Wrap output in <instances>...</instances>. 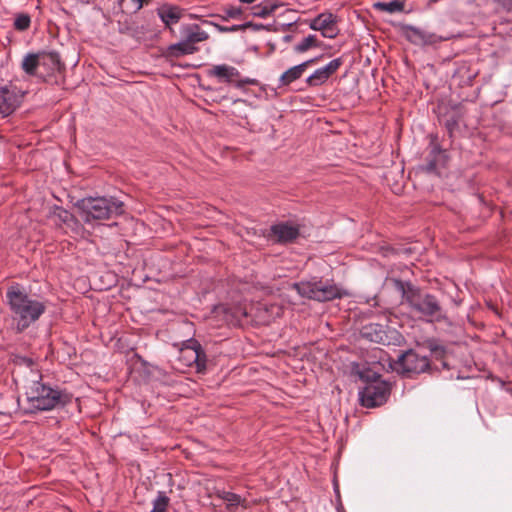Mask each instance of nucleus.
<instances>
[{"label":"nucleus","instance_id":"obj_24","mask_svg":"<svg viewBox=\"0 0 512 512\" xmlns=\"http://www.w3.org/2000/svg\"><path fill=\"white\" fill-rule=\"evenodd\" d=\"M197 349L195 345L188 341V344L180 349L179 352V360L184 363L186 366H193L194 362L198 359Z\"/></svg>","mask_w":512,"mask_h":512},{"label":"nucleus","instance_id":"obj_26","mask_svg":"<svg viewBox=\"0 0 512 512\" xmlns=\"http://www.w3.org/2000/svg\"><path fill=\"white\" fill-rule=\"evenodd\" d=\"M190 343L197 349L198 359L194 362L197 372L203 373L206 370L207 356L200 343L195 339H190Z\"/></svg>","mask_w":512,"mask_h":512},{"label":"nucleus","instance_id":"obj_16","mask_svg":"<svg viewBox=\"0 0 512 512\" xmlns=\"http://www.w3.org/2000/svg\"><path fill=\"white\" fill-rule=\"evenodd\" d=\"M40 68L45 70L44 75H53L56 72H62L65 69L64 63L61 61L59 53L55 51L51 52H40Z\"/></svg>","mask_w":512,"mask_h":512},{"label":"nucleus","instance_id":"obj_31","mask_svg":"<svg viewBox=\"0 0 512 512\" xmlns=\"http://www.w3.org/2000/svg\"><path fill=\"white\" fill-rule=\"evenodd\" d=\"M224 14L221 16L223 20L228 19H241L243 15V9L241 7L230 6L224 9Z\"/></svg>","mask_w":512,"mask_h":512},{"label":"nucleus","instance_id":"obj_19","mask_svg":"<svg viewBox=\"0 0 512 512\" xmlns=\"http://www.w3.org/2000/svg\"><path fill=\"white\" fill-rule=\"evenodd\" d=\"M199 50L197 46L187 45L182 39L179 42L169 45L166 48L165 56L167 58H180L185 55H191Z\"/></svg>","mask_w":512,"mask_h":512},{"label":"nucleus","instance_id":"obj_29","mask_svg":"<svg viewBox=\"0 0 512 512\" xmlns=\"http://www.w3.org/2000/svg\"><path fill=\"white\" fill-rule=\"evenodd\" d=\"M170 499L165 492L159 491L157 497L153 501V508L161 512H166Z\"/></svg>","mask_w":512,"mask_h":512},{"label":"nucleus","instance_id":"obj_18","mask_svg":"<svg viewBox=\"0 0 512 512\" xmlns=\"http://www.w3.org/2000/svg\"><path fill=\"white\" fill-rule=\"evenodd\" d=\"M157 15L170 31L171 26L179 22L182 17V9L175 5L163 4L157 8Z\"/></svg>","mask_w":512,"mask_h":512},{"label":"nucleus","instance_id":"obj_3","mask_svg":"<svg viewBox=\"0 0 512 512\" xmlns=\"http://www.w3.org/2000/svg\"><path fill=\"white\" fill-rule=\"evenodd\" d=\"M27 407L25 412L35 414L42 411H50L62 408L71 401V396L42 381H33L26 389Z\"/></svg>","mask_w":512,"mask_h":512},{"label":"nucleus","instance_id":"obj_40","mask_svg":"<svg viewBox=\"0 0 512 512\" xmlns=\"http://www.w3.org/2000/svg\"><path fill=\"white\" fill-rule=\"evenodd\" d=\"M474 77H475V75H468L467 84H471V82L474 79Z\"/></svg>","mask_w":512,"mask_h":512},{"label":"nucleus","instance_id":"obj_15","mask_svg":"<svg viewBox=\"0 0 512 512\" xmlns=\"http://www.w3.org/2000/svg\"><path fill=\"white\" fill-rule=\"evenodd\" d=\"M179 34L180 39L190 46H197L198 43L204 42L209 38V34L196 23L182 24Z\"/></svg>","mask_w":512,"mask_h":512},{"label":"nucleus","instance_id":"obj_36","mask_svg":"<svg viewBox=\"0 0 512 512\" xmlns=\"http://www.w3.org/2000/svg\"><path fill=\"white\" fill-rule=\"evenodd\" d=\"M125 0H119V5L122 6ZM150 0H132L134 3V11H139L145 4H147Z\"/></svg>","mask_w":512,"mask_h":512},{"label":"nucleus","instance_id":"obj_1","mask_svg":"<svg viewBox=\"0 0 512 512\" xmlns=\"http://www.w3.org/2000/svg\"><path fill=\"white\" fill-rule=\"evenodd\" d=\"M6 298L18 333L30 327L46 310V305L42 301L29 295L19 284L8 287Z\"/></svg>","mask_w":512,"mask_h":512},{"label":"nucleus","instance_id":"obj_23","mask_svg":"<svg viewBox=\"0 0 512 512\" xmlns=\"http://www.w3.org/2000/svg\"><path fill=\"white\" fill-rule=\"evenodd\" d=\"M305 71L303 65H296L286 70L279 78L278 87L288 86L292 82L300 79Z\"/></svg>","mask_w":512,"mask_h":512},{"label":"nucleus","instance_id":"obj_22","mask_svg":"<svg viewBox=\"0 0 512 512\" xmlns=\"http://www.w3.org/2000/svg\"><path fill=\"white\" fill-rule=\"evenodd\" d=\"M21 68L30 76L37 75V69L40 68V52L25 55L21 63Z\"/></svg>","mask_w":512,"mask_h":512},{"label":"nucleus","instance_id":"obj_5","mask_svg":"<svg viewBox=\"0 0 512 512\" xmlns=\"http://www.w3.org/2000/svg\"><path fill=\"white\" fill-rule=\"evenodd\" d=\"M292 288L295 289L301 297L318 302L341 299L343 296L347 295L345 290L332 281L323 280L319 277H311L308 280L295 282L292 284Z\"/></svg>","mask_w":512,"mask_h":512},{"label":"nucleus","instance_id":"obj_12","mask_svg":"<svg viewBox=\"0 0 512 512\" xmlns=\"http://www.w3.org/2000/svg\"><path fill=\"white\" fill-rule=\"evenodd\" d=\"M402 33L410 43L419 46L433 45L449 39V37L439 36L412 25H404Z\"/></svg>","mask_w":512,"mask_h":512},{"label":"nucleus","instance_id":"obj_10","mask_svg":"<svg viewBox=\"0 0 512 512\" xmlns=\"http://www.w3.org/2000/svg\"><path fill=\"white\" fill-rule=\"evenodd\" d=\"M299 236L300 226L291 221L273 224L266 235L269 241L281 245L293 243Z\"/></svg>","mask_w":512,"mask_h":512},{"label":"nucleus","instance_id":"obj_30","mask_svg":"<svg viewBox=\"0 0 512 512\" xmlns=\"http://www.w3.org/2000/svg\"><path fill=\"white\" fill-rule=\"evenodd\" d=\"M31 18L28 14H18L14 21V28L18 31H25L30 27Z\"/></svg>","mask_w":512,"mask_h":512},{"label":"nucleus","instance_id":"obj_4","mask_svg":"<svg viewBox=\"0 0 512 512\" xmlns=\"http://www.w3.org/2000/svg\"><path fill=\"white\" fill-rule=\"evenodd\" d=\"M75 206L85 223L108 220L124 213V203L115 197H85L78 200Z\"/></svg>","mask_w":512,"mask_h":512},{"label":"nucleus","instance_id":"obj_7","mask_svg":"<svg viewBox=\"0 0 512 512\" xmlns=\"http://www.w3.org/2000/svg\"><path fill=\"white\" fill-rule=\"evenodd\" d=\"M390 393V383L378 377L366 383L359 391V400L362 406L374 408L383 405L388 400Z\"/></svg>","mask_w":512,"mask_h":512},{"label":"nucleus","instance_id":"obj_6","mask_svg":"<svg viewBox=\"0 0 512 512\" xmlns=\"http://www.w3.org/2000/svg\"><path fill=\"white\" fill-rule=\"evenodd\" d=\"M393 370L405 377H413L430 369V360L426 355H421L413 349H409L398 355L397 360L391 365Z\"/></svg>","mask_w":512,"mask_h":512},{"label":"nucleus","instance_id":"obj_11","mask_svg":"<svg viewBox=\"0 0 512 512\" xmlns=\"http://www.w3.org/2000/svg\"><path fill=\"white\" fill-rule=\"evenodd\" d=\"M24 94L12 84L0 86V114L11 115L21 104Z\"/></svg>","mask_w":512,"mask_h":512},{"label":"nucleus","instance_id":"obj_27","mask_svg":"<svg viewBox=\"0 0 512 512\" xmlns=\"http://www.w3.org/2000/svg\"><path fill=\"white\" fill-rule=\"evenodd\" d=\"M374 7L381 11H386L388 13L401 12L404 10V2L400 0H393L390 2H377L374 4Z\"/></svg>","mask_w":512,"mask_h":512},{"label":"nucleus","instance_id":"obj_14","mask_svg":"<svg viewBox=\"0 0 512 512\" xmlns=\"http://www.w3.org/2000/svg\"><path fill=\"white\" fill-rule=\"evenodd\" d=\"M343 64L342 58H335L331 60L324 67L316 69L307 79L306 83L310 87H317L323 85L327 80L341 67Z\"/></svg>","mask_w":512,"mask_h":512},{"label":"nucleus","instance_id":"obj_32","mask_svg":"<svg viewBox=\"0 0 512 512\" xmlns=\"http://www.w3.org/2000/svg\"><path fill=\"white\" fill-rule=\"evenodd\" d=\"M459 119L456 115H451L445 120V127L449 133V136L452 137L453 132L458 127Z\"/></svg>","mask_w":512,"mask_h":512},{"label":"nucleus","instance_id":"obj_13","mask_svg":"<svg viewBox=\"0 0 512 512\" xmlns=\"http://www.w3.org/2000/svg\"><path fill=\"white\" fill-rule=\"evenodd\" d=\"M309 27L320 31L325 38L333 39L339 34L337 17L332 13H321L311 20Z\"/></svg>","mask_w":512,"mask_h":512},{"label":"nucleus","instance_id":"obj_38","mask_svg":"<svg viewBox=\"0 0 512 512\" xmlns=\"http://www.w3.org/2000/svg\"><path fill=\"white\" fill-rule=\"evenodd\" d=\"M318 60H319L318 57L312 58V59H309L307 61L302 62L300 65H303V70L305 71L309 66H311L312 64H314Z\"/></svg>","mask_w":512,"mask_h":512},{"label":"nucleus","instance_id":"obj_41","mask_svg":"<svg viewBox=\"0 0 512 512\" xmlns=\"http://www.w3.org/2000/svg\"><path fill=\"white\" fill-rule=\"evenodd\" d=\"M442 365H443V367H444V368H447V367H448V366H447V363H446V362H444V361L442 362Z\"/></svg>","mask_w":512,"mask_h":512},{"label":"nucleus","instance_id":"obj_28","mask_svg":"<svg viewBox=\"0 0 512 512\" xmlns=\"http://www.w3.org/2000/svg\"><path fill=\"white\" fill-rule=\"evenodd\" d=\"M209 24L214 25L216 29L221 33H228V32H237V31H243L248 27H253L254 29H259L260 25L253 24L252 22H246L244 24L239 25H232V26H222L213 22H209Z\"/></svg>","mask_w":512,"mask_h":512},{"label":"nucleus","instance_id":"obj_35","mask_svg":"<svg viewBox=\"0 0 512 512\" xmlns=\"http://www.w3.org/2000/svg\"><path fill=\"white\" fill-rule=\"evenodd\" d=\"M495 2L508 14L509 21L512 22V0H495Z\"/></svg>","mask_w":512,"mask_h":512},{"label":"nucleus","instance_id":"obj_8","mask_svg":"<svg viewBox=\"0 0 512 512\" xmlns=\"http://www.w3.org/2000/svg\"><path fill=\"white\" fill-rule=\"evenodd\" d=\"M362 338L382 345L398 344L402 335L395 329L378 323H369L360 330Z\"/></svg>","mask_w":512,"mask_h":512},{"label":"nucleus","instance_id":"obj_17","mask_svg":"<svg viewBox=\"0 0 512 512\" xmlns=\"http://www.w3.org/2000/svg\"><path fill=\"white\" fill-rule=\"evenodd\" d=\"M431 150L426 158L424 170L428 173H437L440 166H444L447 161L446 151L437 143L431 142Z\"/></svg>","mask_w":512,"mask_h":512},{"label":"nucleus","instance_id":"obj_34","mask_svg":"<svg viewBox=\"0 0 512 512\" xmlns=\"http://www.w3.org/2000/svg\"><path fill=\"white\" fill-rule=\"evenodd\" d=\"M429 349L436 359H442L445 355V348L435 343H429Z\"/></svg>","mask_w":512,"mask_h":512},{"label":"nucleus","instance_id":"obj_42","mask_svg":"<svg viewBox=\"0 0 512 512\" xmlns=\"http://www.w3.org/2000/svg\"><path fill=\"white\" fill-rule=\"evenodd\" d=\"M150 512H161V511L156 510V509L153 508L152 511H150Z\"/></svg>","mask_w":512,"mask_h":512},{"label":"nucleus","instance_id":"obj_33","mask_svg":"<svg viewBox=\"0 0 512 512\" xmlns=\"http://www.w3.org/2000/svg\"><path fill=\"white\" fill-rule=\"evenodd\" d=\"M54 214L63 223H68L70 220L73 219V215L70 212L60 207H56Z\"/></svg>","mask_w":512,"mask_h":512},{"label":"nucleus","instance_id":"obj_43","mask_svg":"<svg viewBox=\"0 0 512 512\" xmlns=\"http://www.w3.org/2000/svg\"><path fill=\"white\" fill-rule=\"evenodd\" d=\"M285 39H286L287 41H290V36H286V37H285Z\"/></svg>","mask_w":512,"mask_h":512},{"label":"nucleus","instance_id":"obj_20","mask_svg":"<svg viewBox=\"0 0 512 512\" xmlns=\"http://www.w3.org/2000/svg\"><path fill=\"white\" fill-rule=\"evenodd\" d=\"M217 496L223 500L226 504V509L229 511V512H234V510L238 507V506H241L243 507L244 509H246L248 506H247V499L246 498H243L241 497L240 495L236 494V493H233V492H230V491H219L217 493Z\"/></svg>","mask_w":512,"mask_h":512},{"label":"nucleus","instance_id":"obj_39","mask_svg":"<svg viewBox=\"0 0 512 512\" xmlns=\"http://www.w3.org/2000/svg\"><path fill=\"white\" fill-rule=\"evenodd\" d=\"M318 60H319L318 57L312 58V59H309L307 61L302 62L300 65H303V70L305 71L309 66H311L312 64H314Z\"/></svg>","mask_w":512,"mask_h":512},{"label":"nucleus","instance_id":"obj_9","mask_svg":"<svg viewBox=\"0 0 512 512\" xmlns=\"http://www.w3.org/2000/svg\"><path fill=\"white\" fill-rule=\"evenodd\" d=\"M209 77H214L221 83H234L237 88H242L245 85H255L256 80L250 78H240V72L237 68L227 65L220 64L214 65L207 70Z\"/></svg>","mask_w":512,"mask_h":512},{"label":"nucleus","instance_id":"obj_25","mask_svg":"<svg viewBox=\"0 0 512 512\" xmlns=\"http://www.w3.org/2000/svg\"><path fill=\"white\" fill-rule=\"evenodd\" d=\"M321 46V41L318 40L317 36L310 34L303 38L298 44L294 46V51L297 53H304L311 48H318Z\"/></svg>","mask_w":512,"mask_h":512},{"label":"nucleus","instance_id":"obj_21","mask_svg":"<svg viewBox=\"0 0 512 512\" xmlns=\"http://www.w3.org/2000/svg\"><path fill=\"white\" fill-rule=\"evenodd\" d=\"M282 4L278 0H263L252 7V15L259 18H267L272 15Z\"/></svg>","mask_w":512,"mask_h":512},{"label":"nucleus","instance_id":"obj_2","mask_svg":"<svg viewBox=\"0 0 512 512\" xmlns=\"http://www.w3.org/2000/svg\"><path fill=\"white\" fill-rule=\"evenodd\" d=\"M395 289L401 293L411 310L428 322L445 319V313L435 295L424 293L411 282L393 279Z\"/></svg>","mask_w":512,"mask_h":512},{"label":"nucleus","instance_id":"obj_37","mask_svg":"<svg viewBox=\"0 0 512 512\" xmlns=\"http://www.w3.org/2000/svg\"><path fill=\"white\" fill-rule=\"evenodd\" d=\"M118 31L121 33V34H128L131 32V27L129 26V24L127 22H119V28H118Z\"/></svg>","mask_w":512,"mask_h":512}]
</instances>
